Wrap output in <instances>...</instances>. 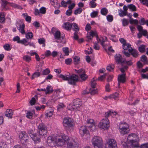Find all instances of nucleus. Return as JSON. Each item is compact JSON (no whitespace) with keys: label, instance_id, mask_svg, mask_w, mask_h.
Instances as JSON below:
<instances>
[{"label":"nucleus","instance_id":"nucleus-1","mask_svg":"<svg viewBox=\"0 0 148 148\" xmlns=\"http://www.w3.org/2000/svg\"><path fill=\"white\" fill-rule=\"evenodd\" d=\"M66 142L67 144L66 148H78V144L64 134H62L56 136H49L47 140L48 143H54L58 146L63 145Z\"/></svg>","mask_w":148,"mask_h":148},{"label":"nucleus","instance_id":"nucleus-2","mask_svg":"<svg viewBox=\"0 0 148 148\" xmlns=\"http://www.w3.org/2000/svg\"><path fill=\"white\" fill-rule=\"evenodd\" d=\"M38 134L30 133L29 136L35 142L40 141V138L42 136L47 134V129L42 123H40L38 126Z\"/></svg>","mask_w":148,"mask_h":148},{"label":"nucleus","instance_id":"nucleus-3","mask_svg":"<svg viewBox=\"0 0 148 148\" xmlns=\"http://www.w3.org/2000/svg\"><path fill=\"white\" fill-rule=\"evenodd\" d=\"M117 114L116 112L109 111L106 112L105 114L106 119H103L98 125V127L101 130L107 129L110 127V122L107 118L110 116L114 117V115Z\"/></svg>","mask_w":148,"mask_h":148},{"label":"nucleus","instance_id":"nucleus-4","mask_svg":"<svg viewBox=\"0 0 148 148\" xmlns=\"http://www.w3.org/2000/svg\"><path fill=\"white\" fill-rule=\"evenodd\" d=\"M59 77L64 80L68 81L69 84L72 85L75 84L78 79V76L75 74H65L64 75L60 74L59 76Z\"/></svg>","mask_w":148,"mask_h":148},{"label":"nucleus","instance_id":"nucleus-5","mask_svg":"<svg viewBox=\"0 0 148 148\" xmlns=\"http://www.w3.org/2000/svg\"><path fill=\"white\" fill-rule=\"evenodd\" d=\"M127 142L124 141H122L123 145L125 148H127V142L129 141L131 144H134V143H138L139 141V138L138 136L136 134L132 133L129 135L127 138Z\"/></svg>","mask_w":148,"mask_h":148},{"label":"nucleus","instance_id":"nucleus-6","mask_svg":"<svg viewBox=\"0 0 148 148\" xmlns=\"http://www.w3.org/2000/svg\"><path fill=\"white\" fill-rule=\"evenodd\" d=\"M114 57L116 62L117 64H120L121 67L127 66L126 64L128 65H131L132 64V62L130 60L126 61L125 59L123 58L119 54L115 55Z\"/></svg>","mask_w":148,"mask_h":148},{"label":"nucleus","instance_id":"nucleus-7","mask_svg":"<svg viewBox=\"0 0 148 148\" xmlns=\"http://www.w3.org/2000/svg\"><path fill=\"white\" fill-rule=\"evenodd\" d=\"M51 32L56 42L62 44L65 43V40L63 37L61 36V33L59 31L57 30L56 28L53 27L51 29Z\"/></svg>","mask_w":148,"mask_h":148},{"label":"nucleus","instance_id":"nucleus-8","mask_svg":"<svg viewBox=\"0 0 148 148\" xmlns=\"http://www.w3.org/2000/svg\"><path fill=\"white\" fill-rule=\"evenodd\" d=\"M127 66H124V67L120 68V70L122 73V74L119 75L118 77V86L119 87L120 83H123L126 81V76L125 71L128 68Z\"/></svg>","mask_w":148,"mask_h":148},{"label":"nucleus","instance_id":"nucleus-9","mask_svg":"<svg viewBox=\"0 0 148 148\" xmlns=\"http://www.w3.org/2000/svg\"><path fill=\"white\" fill-rule=\"evenodd\" d=\"M82 105V103L79 99H75L73 100V103L69 105L68 108L70 110L76 111L79 110Z\"/></svg>","mask_w":148,"mask_h":148},{"label":"nucleus","instance_id":"nucleus-10","mask_svg":"<svg viewBox=\"0 0 148 148\" xmlns=\"http://www.w3.org/2000/svg\"><path fill=\"white\" fill-rule=\"evenodd\" d=\"M92 143L94 148H102L103 143L102 138L98 136H95L92 139Z\"/></svg>","mask_w":148,"mask_h":148},{"label":"nucleus","instance_id":"nucleus-11","mask_svg":"<svg viewBox=\"0 0 148 148\" xmlns=\"http://www.w3.org/2000/svg\"><path fill=\"white\" fill-rule=\"evenodd\" d=\"M119 129L120 133L123 135L127 134L130 131L128 125L125 122H122L119 124Z\"/></svg>","mask_w":148,"mask_h":148},{"label":"nucleus","instance_id":"nucleus-12","mask_svg":"<svg viewBox=\"0 0 148 148\" xmlns=\"http://www.w3.org/2000/svg\"><path fill=\"white\" fill-rule=\"evenodd\" d=\"M79 131L81 136L85 138L88 139L89 138L90 135L88 133L89 132L86 126H83L81 127Z\"/></svg>","mask_w":148,"mask_h":148},{"label":"nucleus","instance_id":"nucleus-13","mask_svg":"<svg viewBox=\"0 0 148 148\" xmlns=\"http://www.w3.org/2000/svg\"><path fill=\"white\" fill-rule=\"evenodd\" d=\"M63 123L64 126L66 127H72L74 125L73 120L69 117L65 118Z\"/></svg>","mask_w":148,"mask_h":148},{"label":"nucleus","instance_id":"nucleus-14","mask_svg":"<svg viewBox=\"0 0 148 148\" xmlns=\"http://www.w3.org/2000/svg\"><path fill=\"white\" fill-rule=\"evenodd\" d=\"M117 144L116 141L112 139H109L106 144L105 148H116Z\"/></svg>","mask_w":148,"mask_h":148},{"label":"nucleus","instance_id":"nucleus-15","mask_svg":"<svg viewBox=\"0 0 148 148\" xmlns=\"http://www.w3.org/2000/svg\"><path fill=\"white\" fill-rule=\"evenodd\" d=\"M96 83L93 78L91 80V87L90 89V92L91 95H94L97 92V89L95 88Z\"/></svg>","mask_w":148,"mask_h":148},{"label":"nucleus","instance_id":"nucleus-16","mask_svg":"<svg viewBox=\"0 0 148 148\" xmlns=\"http://www.w3.org/2000/svg\"><path fill=\"white\" fill-rule=\"evenodd\" d=\"M19 136L22 144L24 143L29 139L28 135L25 132H22L20 133Z\"/></svg>","mask_w":148,"mask_h":148},{"label":"nucleus","instance_id":"nucleus-17","mask_svg":"<svg viewBox=\"0 0 148 148\" xmlns=\"http://www.w3.org/2000/svg\"><path fill=\"white\" fill-rule=\"evenodd\" d=\"M97 33L96 31H91L89 32V35L86 36V40L87 42H90L94 36L97 37Z\"/></svg>","mask_w":148,"mask_h":148},{"label":"nucleus","instance_id":"nucleus-18","mask_svg":"<svg viewBox=\"0 0 148 148\" xmlns=\"http://www.w3.org/2000/svg\"><path fill=\"white\" fill-rule=\"evenodd\" d=\"M16 26L20 32L22 34H25L24 30L25 25L23 23L21 22L17 24Z\"/></svg>","mask_w":148,"mask_h":148},{"label":"nucleus","instance_id":"nucleus-19","mask_svg":"<svg viewBox=\"0 0 148 148\" xmlns=\"http://www.w3.org/2000/svg\"><path fill=\"white\" fill-rule=\"evenodd\" d=\"M46 11V9L44 7H42L40 8L39 10L36 9L35 10L34 14L36 15H39L40 14H44Z\"/></svg>","mask_w":148,"mask_h":148},{"label":"nucleus","instance_id":"nucleus-20","mask_svg":"<svg viewBox=\"0 0 148 148\" xmlns=\"http://www.w3.org/2000/svg\"><path fill=\"white\" fill-rule=\"evenodd\" d=\"M96 38L98 43L100 42L103 47L105 46L106 45L104 42H106L107 40V38L106 37H101L99 38L97 35Z\"/></svg>","mask_w":148,"mask_h":148},{"label":"nucleus","instance_id":"nucleus-21","mask_svg":"<svg viewBox=\"0 0 148 148\" xmlns=\"http://www.w3.org/2000/svg\"><path fill=\"white\" fill-rule=\"evenodd\" d=\"M62 28L68 31L70 30L72 27V23L69 22H66L64 23L62 25Z\"/></svg>","mask_w":148,"mask_h":148},{"label":"nucleus","instance_id":"nucleus-22","mask_svg":"<svg viewBox=\"0 0 148 148\" xmlns=\"http://www.w3.org/2000/svg\"><path fill=\"white\" fill-rule=\"evenodd\" d=\"M13 113V111L12 110L7 109L5 112V115L8 118L11 119L12 118Z\"/></svg>","mask_w":148,"mask_h":148},{"label":"nucleus","instance_id":"nucleus-23","mask_svg":"<svg viewBox=\"0 0 148 148\" xmlns=\"http://www.w3.org/2000/svg\"><path fill=\"white\" fill-rule=\"evenodd\" d=\"M128 51L131 53L132 55L134 57H136L138 56L137 51L135 49H132L131 47L129 49Z\"/></svg>","mask_w":148,"mask_h":148},{"label":"nucleus","instance_id":"nucleus-24","mask_svg":"<svg viewBox=\"0 0 148 148\" xmlns=\"http://www.w3.org/2000/svg\"><path fill=\"white\" fill-rule=\"evenodd\" d=\"M119 97V95L118 92H115L110 95V99H114L117 100Z\"/></svg>","mask_w":148,"mask_h":148},{"label":"nucleus","instance_id":"nucleus-25","mask_svg":"<svg viewBox=\"0 0 148 148\" xmlns=\"http://www.w3.org/2000/svg\"><path fill=\"white\" fill-rule=\"evenodd\" d=\"M22 16L25 19V21L30 23L31 21V17L28 15L27 13H25L22 14Z\"/></svg>","mask_w":148,"mask_h":148},{"label":"nucleus","instance_id":"nucleus-26","mask_svg":"<svg viewBox=\"0 0 148 148\" xmlns=\"http://www.w3.org/2000/svg\"><path fill=\"white\" fill-rule=\"evenodd\" d=\"M23 59L24 61L27 62H29L31 61V57L27 55H25L23 56Z\"/></svg>","mask_w":148,"mask_h":148},{"label":"nucleus","instance_id":"nucleus-27","mask_svg":"<svg viewBox=\"0 0 148 148\" xmlns=\"http://www.w3.org/2000/svg\"><path fill=\"white\" fill-rule=\"evenodd\" d=\"M53 89L51 86H48L46 88V90L45 91V93L46 94H49L53 92Z\"/></svg>","mask_w":148,"mask_h":148},{"label":"nucleus","instance_id":"nucleus-28","mask_svg":"<svg viewBox=\"0 0 148 148\" xmlns=\"http://www.w3.org/2000/svg\"><path fill=\"white\" fill-rule=\"evenodd\" d=\"M127 7L131 11H135L136 10V8L133 4H130L127 5Z\"/></svg>","mask_w":148,"mask_h":148},{"label":"nucleus","instance_id":"nucleus-29","mask_svg":"<svg viewBox=\"0 0 148 148\" xmlns=\"http://www.w3.org/2000/svg\"><path fill=\"white\" fill-rule=\"evenodd\" d=\"M37 96L35 95L34 97H32L29 103L30 104L32 105H34L36 102V100L37 99Z\"/></svg>","mask_w":148,"mask_h":148},{"label":"nucleus","instance_id":"nucleus-30","mask_svg":"<svg viewBox=\"0 0 148 148\" xmlns=\"http://www.w3.org/2000/svg\"><path fill=\"white\" fill-rule=\"evenodd\" d=\"M60 92L59 90H56L54 91L53 93V98L54 100H56L57 98H56V97H58L59 95Z\"/></svg>","mask_w":148,"mask_h":148},{"label":"nucleus","instance_id":"nucleus-31","mask_svg":"<svg viewBox=\"0 0 148 148\" xmlns=\"http://www.w3.org/2000/svg\"><path fill=\"white\" fill-rule=\"evenodd\" d=\"M72 26H73L74 27L73 30L75 31V32L76 31L77 32V31L79 30V28L78 25L76 23H72Z\"/></svg>","mask_w":148,"mask_h":148},{"label":"nucleus","instance_id":"nucleus-32","mask_svg":"<svg viewBox=\"0 0 148 148\" xmlns=\"http://www.w3.org/2000/svg\"><path fill=\"white\" fill-rule=\"evenodd\" d=\"M114 68V65L113 64H110L108 65L107 67V70L109 71H111L113 70Z\"/></svg>","mask_w":148,"mask_h":148},{"label":"nucleus","instance_id":"nucleus-33","mask_svg":"<svg viewBox=\"0 0 148 148\" xmlns=\"http://www.w3.org/2000/svg\"><path fill=\"white\" fill-rule=\"evenodd\" d=\"M131 46V45L128 43L123 44V47L124 49L123 51H125V50H127L128 49H130V47Z\"/></svg>","mask_w":148,"mask_h":148},{"label":"nucleus","instance_id":"nucleus-34","mask_svg":"<svg viewBox=\"0 0 148 148\" xmlns=\"http://www.w3.org/2000/svg\"><path fill=\"white\" fill-rule=\"evenodd\" d=\"M108 13V10L106 8H103L101 9V13L102 15H105L107 14Z\"/></svg>","mask_w":148,"mask_h":148},{"label":"nucleus","instance_id":"nucleus-35","mask_svg":"<svg viewBox=\"0 0 148 148\" xmlns=\"http://www.w3.org/2000/svg\"><path fill=\"white\" fill-rule=\"evenodd\" d=\"M40 75V72H35L34 74H33L31 78L32 79H34L35 78L39 77Z\"/></svg>","mask_w":148,"mask_h":148},{"label":"nucleus","instance_id":"nucleus-36","mask_svg":"<svg viewBox=\"0 0 148 148\" xmlns=\"http://www.w3.org/2000/svg\"><path fill=\"white\" fill-rule=\"evenodd\" d=\"M120 12L119 13V15L121 17L127 15V12L124 11L122 10H119Z\"/></svg>","mask_w":148,"mask_h":148},{"label":"nucleus","instance_id":"nucleus-37","mask_svg":"<svg viewBox=\"0 0 148 148\" xmlns=\"http://www.w3.org/2000/svg\"><path fill=\"white\" fill-rule=\"evenodd\" d=\"M53 111L48 110L46 113L45 115L47 117L50 118L53 115Z\"/></svg>","mask_w":148,"mask_h":148},{"label":"nucleus","instance_id":"nucleus-38","mask_svg":"<svg viewBox=\"0 0 148 148\" xmlns=\"http://www.w3.org/2000/svg\"><path fill=\"white\" fill-rule=\"evenodd\" d=\"M145 46L143 45H141L138 47V50L140 52H143L145 51Z\"/></svg>","mask_w":148,"mask_h":148},{"label":"nucleus","instance_id":"nucleus-39","mask_svg":"<svg viewBox=\"0 0 148 148\" xmlns=\"http://www.w3.org/2000/svg\"><path fill=\"white\" fill-rule=\"evenodd\" d=\"M80 77L81 79L83 81L85 80L88 77L87 75L85 74V73L82 74L80 75Z\"/></svg>","mask_w":148,"mask_h":148},{"label":"nucleus","instance_id":"nucleus-40","mask_svg":"<svg viewBox=\"0 0 148 148\" xmlns=\"http://www.w3.org/2000/svg\"><path fill=\"white\" fill-rule=\"evenodd\" d=\"M88 127L89 129L92 131L95 130L96 129V126L95 124H92L91 125H88Z\"/></svg>","mask_w":148,"mask_h":148},{"label":"nucleus","instance_id":"nucleus-41","mask_svg":"<svg viewBox=\"0 0 148 148\" xmlns=\"http://www.w3.org/2000/svg\"><path fill=\"white\" fill-rule=\"evenodd\" d=\"M57 110H59L65 107V106L62 103H59L57 106Z\"/></svg>","mask_w":148,"mask_h":148},{"label":"nucleus","instance_id":"nucleus-42","mask_svg":"<svg viewBox=\"0 0 148 148\" xmlns=\"http://www.w3.org/2000/svg\"><path fill=\"white\" fill-rule=\"evenodd\" d=\"M62 50L66 56L69 55V48L67 47H64L62 48Z\"/></svg>","mask_w":148,"mask_h":148},{"label":"nucleus","instance_id":"nucleus-43","mask_svg":"<svg viewBox=\"0 0 148 148\" xmlns=\"http://www.w3.org/2000/svg\"><path fill=\"white\" fill-rule=\"evenodd\" d=\"M122 22L123 25L124 26H125L127 25L129 23L128 20L125 18H124L122 20Z\"/></svg>","mask_w":148,"mask_h":148},{"label":"nucleus","instance_id":"nucleus-44","mask_svg":"<svg viewBox=\"0 0 148 148\" xmlns=\"http://www.w3.org/2000/svg\"><path fill=\"white\" fill-rule=\"evenodd\" d=\"M32 32H28L26 34V37L27 39H31L33 37Z\"/></svg>","mask_w":148,"mask_h":148},{"label":"nucleus","instance_id":"nucleus-45","mask_svg":"<svg viewBox=\"0 0 148 148\" xmlns=\"http://www.w3.org/2000/svg\"><path fill=\"white\" fill-rule=\"evenodd\" d=\"M45 40L43 38H41L38 39V42L40 44H43L42 46L43 47H45Z\"/></svg>","mask_w":148,"mask_h":148},{"label":"nucleus","instance_id":"nucleus-46","mask_svg":"<svg viewBox=\"0 0 148 148\" xmlns=\"http://www.w3.org/2000/svg\"><path fill=\"white\" fill-rule=\"evenodd\" d=\"M98 13V12L97 11H94L90 14V16L92 18H95L97 16Z\"/></svg>","mask_w":148,"mask_h":148},{"label":"nucleus","instance_id":"nucleus-47","mask_svg":"<svg viewBox=\"0 0 148 148\" xmlns=\"http://www.w3.org/2000/svg\"><path fill=\"white\" fill-rule=\"evenodd\" d=\"M74 62L75 64H77L79 61L80 58L77 56H75L73 58Z\"/></svg>","mask_w":148,"mask_h":148},{"label":"nucleus","instance_id":"nucleus-48","mask_svg":"<svg viewBox=\"0 0 148 148\" xmlns=\"http://www.w3.org/2000/svg\"><path fill=\"white\" fill-rule=\"evenodd\" d=\"M5 20V15L3 13H0V22H3Z\"/></svg>","mask_w":148,"mask_h":148},{"label":"nucleus","instance_id":"nucleus-49","mask_svg":"<svg viewBox=\"0 0 148 148\" xmlns=\"http://www.w3.org/2000/svg\"><path fill=\"white\" fill-rule=\"evenodd\" d=\"M82 12V9L81 8H79L74 11V14L75 15L80 14Z\"/></svg>","mask_w":148,"mask_h":148},{"label":"nucleus","instance_id":"nucleus-50","mask_svg":"<svg viewBox=\"0 0 148 148\" xmlns=\"http://www.w3.org/2000/svg\"><path fill=\"white\" fill-rule=\"evenodd\" d=\"M130 23L131 24L134 23L135 25H137L138 23V21L136 19H134L133 18H131L130 20Z\"/></svg>","mask_w":148,"mask_h":148},{"label":"nucleus","instance_id":"nucleus-51","mask_svg":"<svg viewBox=\"0 0 148 148\" xmlns=\"http://www.w3.org/2000/svg\"><path fill=\"white\" fill-rule=\"evenodd\" d=\"M109 38L114 42H116L118 41V40L116 38L115 36L110 35L109 36Z\"/></svg>","mask_w":148,"mask_h":148},{"label":"nucleus","instance_id":"nucleus-52","mask_svg":"<svg viewBox=\"0 0 148 148\" xmlns=\"http://www.w3.org/2000/svg\"><path fill=\"white\" fill-rule=\"evenodd\" d=\"M50 71L47 68L45 70H44L42 72V74L43 75H46L49 73H50Z\"/></svg>","mask_w":148,"mask_h":148},{"label":"nucleus","instance_id":"nucleus-53","mask_svg":"<svg viewBox=\"0 0 148 148\" xmlns=\"http://www.w3.org/2000/svg\"><path fill=\"white\" fill-rule=\"evenodd\" d=\"M26 116L28 118L31 119L32 118L33 113L30 112H28L26 114Z\"/></svg>","mask_w":148,"mask_h":148},{"label":"nucleus","instance_id":"nucleus-54","mask_svg":"<svg viewBox=\"0 0 148 148\" xmlns=\"http://www.w3.org/2000/svg\"><path fill=\"white\" fill-rule=\"evenodd\" d=\"M76 72L79 74V76L82 74L85 73V71L84 70L82 69L79 70H76Z\"/></svg>","mask_w":148,"mask_h":148},{"label":"nucleus","instance_id":"nucleus-55","mask_svg":"<svg viewBox=\"0 0 148 148\" xmlns=\"http://www.w3.org/2000/svg\"><path fill=\"white\" fill-rule=\"evenodd\" d=\"M107 19L108 21L111 22L113 20V17L112 15H108L107 16Z\"/></svg>","mask_w":148,"mask_h":148},{"label":"nucleus","instance_id":"nucleus-56","mask_svg":"<svg viewBox=\"0 0 148 148\" xmlns=\"http://www.w3.org/2000/svg\"><path fill=\"white\" fill-rule=\"evenodd\" d=\"M98 43V42H95L94 43V45L93 47L94 49L96 50H99L100 49Z\"/></svg>","mask_w":148,"mask_h":148},{"label":"nucleus","instance_id":"nucleus-57","mask_svg":"<svg viewBox=\"0 0 148 148\" xmlns=\"http://www.w3.org/2000/svg\"><path fill=\"white\" fill-rule=\"evenodd\" d=\"M3 47L5 50L7 51L10 50L11 49V48L10 47V45L8 44H6L5 45L3 46Z\"/></svg>","mask_w":148,"mask_h":148},{"label":"nucleus","instance_id":"nucleus-58","mask_svg":"<svg viewBox=\"0 0 148 148\" xmlns=\"http://www.w3.org/2000/svg\"><path fill=\"white\" fill-rule=\"evenodd\" d=\"M9 5L15 8H19L20 7L18 5L13 3H9Z\"/></svg>","mask_w":148,"mask_h":148},{"label":"nucleus","instance_id":"nucleus-59","mask_svg":"<svg viewBox=\"0 0 148 148\" xmlns=\"http://www.w3.org/2000/svg\"><path fill=\"white\" fill-rule=\"evenodd\" d=\"M141 3L148 7V0H140Z\"/></svg>","mask_w":148,"mask_h":148},{"label":"nucleus","instance_id":"nucleus-60","mask_svg":"<svg viewBox=\"0 0 148 148\" xmlns=\"http://www.w3.org/2000/svg\"><path fill=\"white\" fill-rule=\"evenodd\" d=\"M94 121L92 119H89L87 120V126L88 125H91L92 124H95L93 122Z\"/></svg>","mask_w":148,"mask_h":148},{"label":"nucleus","instance_id":"nucleus-61","mask_svg":"<svg viewBox=\"0 0 148 148\" xmlns=\"http://www.w3.org/2000/svg\"><path fill=\"white\" fill-rule=\"evenodd\" d=\"M72 62V60L71 58H68L65 60V63L67 65L70 64Z\"/></svg>","mask_w":148,"mask_h":148},{"label":"nucleus","instance_id":"nucleus-62","mask_svg":"<svg viewBox=\"0 0 148 148\" xmlns=\"http://www.w3.org/2000/svg\"><path fill=\"white\" fill-rule=\"evenodd\" d=\"M90 5L91 8H94L96 6V4L95 1H90Z\"/></svg>","mask_w":148,"mask_h":148},{"label":"nucleus","instance_id":"nucleus-63","mask_svg":"<svg viewBox=\"0 0 148 148\" xmlns=\"http://www.w3.org/2000/svg\"><path fill=\"white\" fill-rule=\"evenodd\" d=\"M132 145V148H141V146H139L138 142L136 143H134V144H131Z\"/></svg>","mask_w":148,"mask_h":148},{"label":"nucleus","instance_id":"nucleus-64","mask_svg":"<svg viewBox=\"0 0 148 148\" xmlns=\"http://www.w3.org/2000/svg\"><path fill=\"white\" fill-rule=\"evenodd\" d=\"M147 57L145 55H143L141 57V60L143 62H145L147 61Z\"/></svg>","mask_w":148,"mask_h":148}]
</instances>
